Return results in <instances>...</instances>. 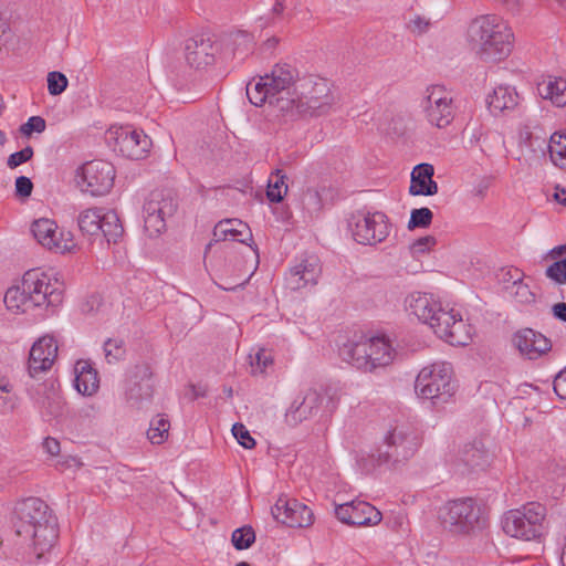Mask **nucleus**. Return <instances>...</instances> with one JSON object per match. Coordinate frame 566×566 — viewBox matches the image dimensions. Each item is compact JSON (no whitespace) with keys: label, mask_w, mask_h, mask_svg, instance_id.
Segmentation results:
<instances>
[{"label":"nucleus","mask_w":566,"mask_h":566,"mask_svg":"<svg viewBox=\"0 0 566 566\" xmlns=\"http://www.w3.org/2000/svg\"><path fill=\"white\" fill-rule=\"evenodd\" d=\"M15 534L32 542L36 557L50 552L59 538L57 517L40 497H27L14 507Z\"/></svg>","instance_id":"nucleus-1"},{"label":"nucleus","mask_w":566,"mask_h":566,"mask_svg":"<svg viewBox=\"0 0 566 566\" xmlns=\"http://www.w3.org/2000/svg\"><path fill=\"white\" fill-rule=\"evenodd\" d=\"M513 39L512 30L495 14L479 15L468 24V44L483 62L505 60L513 50Z\"/></svg>","instance_id":"nucleus-2"},{"label":"nucleus","mask_w":566,"mask_h":566,"mask_svg":"<svg viewBox=\"0 0 566 566\" xmlns=\"http://www.w3.org/2000/svg\"><path fill=\"white\" fill-rule=\"evenodd\" d=\"M295 97L281 98L279 112L284 116H322L327 114L336 103L331 84L326 78L307 76L301 78Z\"/></svg>","instance_id":"nucleus-3"},{"label":"nucleus","mask_w":566,"mask_h":566,"mask_svg":"<svg viewBox=\"0 0 566 566\" xmlns=\"http://www.w3.org/2000/svg\"><path fill=\"white\" fill-rule=\"evenodd\" d=\"M3 301L9 311L25 313L44 304L59 305L62 302V292L51 285L45 274L28 271L21 285L7 290Z\"/></svg>","instance_id":"nucleus-4"},{"label":"nucleus","mask_w":566,"mask_h":566,"mask_svg":"<svg viewBox=\"0 0 566 566\" xmlns=\"http://www.w3.org/2000/svg\"><path fill=\"white\" fill-rule=\"evenodd\" d=\"M420 446L417 430L406 422L390 427L373 458L378 465L396 469L412 458Z\"/></svg>","instance_id":"nucleus-5"},{"label":"nucleus","mask_w":566,"mask_h":566,"mask_svg":"<svg viewBox=\"0 0 566 566\" xmlns=\"http://www.w3.org/2000/svg\"><path fill=\"white\" fill-rule=\"evenodd\" d=\"M546 507L538 502H530L520 509L507 511L501 521L506 535L523 539H541L546 531Z\"/></svg>","instance_id":"nucleus-6"},{"label":"nucleus","mask_w":566,"mask_h":566,"mask_svg":"<svg viewBox=\"0 0 566 566\" xmlns=\"http://www.w3.org/2000/svg\"><path fill=\"white\" fill-rule=\"evenodd\" d=\"M452 374L451 364L446 361L423 367L416 378V394L421 399L430 400L434 406L448 402L457 390Z\"/></svg>","instance_id":"nucleus-7"},{"label":"nucleus","mask_w":566,"mask_h":566,"mask_svg":"<svg viewBox=\"0 0 566 566\" xmlns=\"http://www.w3.org/2000/svg\"><path fill=\"white\" fill-rule=\"evenodd\" d=\"M446 528L455 534H471L486 526L481 505L471 497L449 501L440 511Z\"/></svg>","instance_id":"nucleus-8"},{"label":"nucleus","mask_w":566,"mask_h":566,"mask_svg":"<svg viewBox=\"0 0 566 566\" xmlns=\"http://www.w3.org/2000/svg\"><path fill=\"white\" fill-rule=\"evenodd\" d=\"M335 408L333 398L327 396L326 392L308 388L305 391H301L294 398L285 412V421L289 426L295 427L318 415L321 410L326 415H331Z\"/></svg>","instance_id":"nucleus-9"},{"label":"nucleus","mask_w":566,"mask_h":566,"mask_svg":"<svg viewBox=\"0 0 566 566\" xmlns=\"http://www.w3.org/2000/svg\"><path fill=\"white\" fill-rule=\"evenodd\" d=\"M178 201L169 190L151 191L144 203V228L149 237H157L166 230V220L174 217Z\"/></svg>","instance_id":"nucleus-10"},{"label":"nucleus","mask_w":566,"mask_h":566,"mask_svg":"<svg viewBox=\"0 0 566 566\" xmlns=\"http://www.w3.org/2000/svg\"><path fill=\"white\" fill-rule=\"evenodd\" d=\"M354 240L359 244L375 245L389 234L388 218L384 212L358 210L348 220Z\"/></svg>","instance_id":"nucleus-11"},{"label":"nucleus","mask_w":566,"mask_h":566,"mask_svg":"<svg viewBox=\"0 0 566 566\" xmlns=\"http://www.w3.org/2000/svg\"><path fill=\"white\" fill-rule=\"evenodd\" d=\"M422 107L428 122L439 128L447 127L454 118L453 98L444 86H429L422 101Z\"/></svg>","instance_id":"nucleus-12"},{"label":"nucleus","mask_w":566,"mask_h":566,"mask_svg":"<svg viewBox=\"0 0 566 566\" xmlns=\"http://www.w3.org/2000/svg\"><path fill=\"white\" fill-rule=\"evenodd\" d=\"M109 136L114 139V149L123 157L133 160L143 159L151 147V139L143 132L130 126L112 127Z\"/></svg>","instance_id":"nucleus-13"},{"label":"nucleus","mask_w":566,"mask_h":566,"mask_svg":"<svg viewBox=\"0 0 566 566\" xmlns=\"http://www.w3.org/2000/svg\"><path fill=\"white\" fill-rule=\"evenodd\" d=\"M273 518L289 527H307L313 523L312 510L295 499L280 496L271 509Z\"/></svg>","instance_id":"nucleus-14"},{"label":"nucleus","mask_w":566,"mask_h":566,"mask_svg":"<svg viewBox=\"0 0 566 566\" xmlns=\"http://www.w3.org/2000/svg\"><path fill=\"white\" fill-rule=\"evenodd\" d=\"M154 394L153 371L147 363L133 366L125 382V398L127 402L137 405L150 400Z\"/></svg>","instance_id":"nucleus-15"},{"label":"nucleus","mask_w":566,"mask_h":566,"mask_svg":"<svg viewBox=\"0 0 566 566\" xmlns=\"http://www.w3.org/2000/svg\"><path fill=\"white\" fill-rule=\"evenodd\" d=\"M83 181L86 185L85 191L92 196H103L107 193L115 179L114 166L105 160H92L81 167Z\"/></svg>","instance_id":"nucleus-16"},{"label":"nucleus","mask_w":566,"mask_h":566,"mask_svg":"<svg viewBox=\"0 0 566 566\" xmlns=\"http://www.w3.org/2000/svg\"><path fill=\"white\" fill-rule=\"evenodd\" d=\"M45 421L61 418L66 409V402L54 381H45L34 389H29Z\"/></svg>","instance_id":"nucleus-17"},{"label":"nucleus","mask_w":566,"mask_h":566,"mask_svg":"<svg viewBox=\"0 0 566 566\" xmlns=\"http://www.w3.org/2000/svg\"><path fill=\"white\" fill-rule=\"evenodd\" d=\"M336 517L352 526L376 525L381 521V513L370 503L354 500L335 509Z\"/></svg>","instance_id":"nucleus-18"},{"label":"nucleus","mask_w":566,"mask_h":566,"mask_svg":"<svg viewBox=\"0 0 566 566\" xmlns=\"http://www.w3.org/2000/svg\"><path fill=\"white\" fill-rule=\"evenodd\" d=\"M434 334L450 345L465 346L471 340L461 315L454 310L438 315V323H433Z\"/></svg>","instance_id":"nucleus-19"},{"label":"nucleus","mask_w":566,"mask_h":566,"mask_svg":"<svg viewBox=\"0 0 566 566\" xmlns=\"http://www.w3.org/2000/svg\"><path fill=\"white\" fill-rule=\"evenodd\" d=\"M264 78L275 99L280 97H295L297 93L295 88L300 78L298 72L294 66L287 63H277Z\"/></svg>","instance_id":"nucleus-20"},{"label":"nucleus","mask_w":566,"mask_h":566,"mask_svg":"<svg viewBox=\"0 0 566 566\" xmlns=\"http://www.w3.org/2000/svg\"><path fill=\"white\" fill-rule=\"evenodd\" d=\"M219 45L203 34L195 35L186 41L185 59L190 67L200 70L214 63Z\"/></svg>","instance_id":"nucleus-21"},{"label":"nucleus","mask_w":566,"mask_h":566,"mask_svg":"<svg viewBox=\"0 0 566 566\" xmlns=\"http://www.w3.org/2000/svg\"><path fill=\"white\" fill-rule=\"evenodd\" d=\"M57 355V344L51 336L39 338L31 347L28 361V371L31 378L49 370Z\"/></svg>","instance_id":"nucleus-22"},{"label":"nucleus","mask_w":566,"mask_h":566,"mask_svg":"<svg viewBox=\"0 0 566 566\" xmlns=\"http://www.w3.org/2000/svg\"><path fill=\"white\" fill-rule=\"evenodd\" d=\"M321 274V261L318 256L312 254L301 259L298 263L292 266L285 280L291 290L297 291L307 285L317 284Z\"/></svg>","instance_id":"nucleus-23"},{"label":"nucleus","mask_w":566,"mask_h":566,"mask_svg":"<svg viewBox=\"0 0 566 566\" xmlns=\"http://www.w3.org/2000/svg\"><path fill=\"white\" fill-rule=\"evenodd\" d=\"M513 344L523 356L530 359L541 357L552 347L548 338L532 328H524L516 332L513 336Z\"/></svg>","instance_id":"nucleus-24"},{"label":"nucleus","mask_w":566,"mask_h":566,"mask_svg":"<svg viewBox=\"0 0 566 566\" xmlns=\"http://www.w3.org/2000/svg\"><path fill=\"white\" fill-rule=\"evenodd\" d=\"M408 307L421 322L429 324L434 329L433 323H438V315L444 313L441 304L429 294L416 293L408 297Z\"/></svg>","instance_id":"nucleus-25"},{"label":"nucleus","mask_w":566,"mask_h":566,"mask_svg":"<svg viewBox=\"0 0 566 566\" xmlns=\"http://www.w3.org/2000/svg\"><path fill=\"white\" fill-rule=\"evenodd\" d=\"M489 463V453L481 440H474L463 446L457 458V467L461 474L475 469H483Z\"/></svg>","instance_id":"nucleus-26"},{"label":"nucleus","mask_w":566,"mask_h":566,"mask_svg":"<svg viewBox=\"0 0 566 566\" xmlns=\"http://www.w3.org/2000/svg\"><path fill=\"white\" fill-rule=\"evenodd\" d=\"M521 97L515 87L510 85H497L486 96V105L491 114L499 115L514 111L518 107Z\"/></svg>","instance_id":"nucleus-27"},{"label":"nucleus","mask_w":566,"mask_h":566,"mask_svg":"<svg viewBox=\"0 0 566 566\" xmlns=\"http://www.w3.org/2000/svg\"><path fill=\"white\" fill-rule=\"evenodd\" d=\"M434 168L431 164H419L411 172L409 193L411 196H433L438 193V184L432 179Z\"/></svg>","instance_id":"nucleus-28"},{"label":"nucleus","mask_w":566,"mask_h":566,"mask_svg":"<svg viewBox=\"0 0 566 566\" xmlns=\"http://www.w3.org/2000/svg\"><path fill=\"white\" fill-rule=\"evenodd\" d=\"M214 241H237L245 243L252 240V233L249 226L239 219H226L219 221L213 229Z\"/></svg>","instance_id":"nucleus-29"},{"label":"nucleus","mask_w":566,"mask_h":566,"mask_svg":"<svg viewBox=\"0 0 566 566\" xmlns=\"http://www.w3.org/2000/svg\"><path fill=\"white\" fill-rule=\"evenodd\" d=\"M339 355L346 363L364 371H373V365H370L368 356V342L361 339L355 343L345 344Z\"/></svg>","instance_id":"nucleus-30"},{"label":"nucleus","mask_w":566,"mask_h":566,"mask_svg":"<svg viewBox=\"0 0 566 566\" xmlns=\"http://www.w3.org/2000/svg\"><path fill=\"white\" fill-rule=\"evenodd\" d=\"M74 386L82 395L91 396L98 389L97 371L87 361H77L75 365Z\"/></svg>","instance_id":"nucleus-31"},{"label":"nucleus","mask_w":566,"mask_h":566,"mask_svg":"<svg viewBox=\"0 0 566 566\" xmlns=\"http://www.w3.org/2000/svg\"><path fill=\"white\" fill-rule=\"evenodd\" d=\"M368 356L373 371L378 367L388 366L394 358L392 348L385 337L367 338Z\"/></svg>","instance_id":"nucleus-32"},{"label":"nucleus","mask_w":566,"mask_h":566,"mask_svg":"<svg viewBox=\"0 0 566 566\" xmlns=\"http://www.w3.org/2000/svg\"><path fill=\"white\" fill-rule=\"evenodd\" d=\"M34 239L44 248L53 250L56 245L57 226L53 220L39 219L31 226Z\"/></svg>","instance_id":"nucleus-33"},{"label":"nucleus","mask_w":566,"mask_h":566,"mask_svg":"<svg viewBox=\"0 0 566 566\" xmlns=\"http://www.w3.org/2000/svg\"><path fill=\"white\" fill-rule=\"evenodd\" d=\"M269 88L264 76H261L258 82L248 83L245 88L247 97L254 106H262L265 102H269L270 105L279 111V102L282 97L275 99Z\"/></svg>","instance_id":"nucleus-34"},{"label":"nucleus","mask_w":566,"mask_h":566,"mask_svg":"<svg viewBox=\"0 0 566 566\" xmlns=\"http://www.w3.org/2000/svg\"><path fill=\"white\" fill-rule=\"evenodd\" d=\"M103 210V208H90L78 214L77 224L83 235L93 238L101 234Z\"/></svg>","instance_id":"nucleus-35"},{"label":"nucleus","mask_w":566,"mask_h":566,"mask_svg":"<svg viewBox=\"0 0 566 566\" xmlns=\"http://www.w3.org/2000/svg\"><path fill=\"white\" fill-rule=\"evenodd\" d=\"M538 94L551 99L557 106L566 105V81L563 78H549L537 85Z\"/></svg>","instance_id":"nucleus-36"},{"label":"nucleus","mask_w":566,"mask_h":566,"mask_svg":"<svg viewBox=\"0 0 566 566\" xmlns=\"http://www.w3.org/2000/svg\"><path fill=\"white\" fill-rule=\"evenodd\" d=\"M101 233L106 239L107 243H117L118 239L124 233V228L117 213L113 210L104 211L102 216Z\"/></svg>","instance_id":"nucleus-37"},{"label":"nucleus","mask_w":566,"mask_h":566,"mask_svg":"<svg viewBox=\"0 0 566 566\" xmlns=\"http://www.w3.org/2000/svg\"><path fill=\"white\" fill-rule=\"evenodd\" d=\"M286 175L276 169L268 184L266 197L271 202H281L287 192Z\"/></svg>","instance_id":"nucleus-38"},{"label":"nucleus","mask_w":566,"mask_h":566,"mask_svg":"<svg viewBox=\"0 0 566 566\" xmlns=\"http://www.w3.org/2000/svg\"><path fill=\"white\" fill-rule=\"evenodd\" d=\"M549 157L553 164L562 169L566 168V134L554 133L548 145Z\"/></svg>","instance_id":"nucleus-39"},{"label":"nucleus","mask_w":566,"mask_h":566,"mask_svg":"<svg viewBox=\"0 0 566 566\" xmlns=\"http://www.w3.org/2000/svg\"><path fill=\"white\" fill-rule=\"evenodd\" d=\"M255 532L251 525L235 528L231 535V543L237 551L250 548L255 543Z\"/></svg>","instance_id":"nucleus-40"},{"label":"nucleus","mask_w":566,"mask_h":566,"mask_svg":"<svg viewBox=\"0 0 566 566\" xmlns=\"http://www.w3.org/2000/svg\"><path fill=\"white\" fill-rule=\"evenodd\" d=\"M170 423L164 417H157L150 422L147 437L153 444H161L168 437Z\"/></svg>","instance_id":"nucleus-41"},{"label":"nucleus","mask_w":566,"mask_h":566,"mask_svg":"<svg viewBox=\"0 0 566 566\" xmlns=\"http://www.w3.org/2000/svg\"><path fill=\"white\" fill-rule=\"evenodd\" d=\"M432 219L433 213L429 208L422 207L412 209L410 212V219L408 221V229L413 230L417 228H428L431 224Z\"/></svg>","instance_id":"nucleus-42"},{"label":"nucleus","mask_w":566,"mask_h":566,"mask_svg":"<svg viewBox=\"0 0 566 566\" xmlns=\"http://www.w3.org/2000/svg\"><path fill=\"white\" fill-rule=\"evenodd\" d=\"M504 290L513 296L517 303L530 304L535 301V294L523 280L516 285H505Z\"/></svg>","instance_id":"nucleus-43"},{"label":"nucleus","mask_w":566,"mask_h":566,"mask_svg":"<svg viewBox=\"0 0 566 566\" xmlns=\"http://www.w3.org/2000/svg\"><path fill=\"white\" fill-rule=\"evenodd\" d=\"M105 358L109 364L117 363L125 356L124 342L122 339L108 338L104 343Z\"/></svg>","instance_id":"nucleus-44"},{"label":"nucleus","mask_w":566,"mask_h":566,"mask_svg":"<svg viewBox=\"0 0 566 566\" xmlns=\"http://www.w3.org/2000/svg\"><path fill=\"white\" fill-rule=\"evenodd\" d=\"M273 365V356L271 352L261 348L256 352L254 358L251 360L252 374L263 375L266 373V369Z\"/></svg>","instance_id":"nucleus-45"},{"label":"nucleus","mask_w":566,"mask_h":566,"mask_svg":"<svg viewBox=\"0 0 566 566\" xmlns=\"http://www.w3.org/2000/svg\"><path fill=\"white\" fill-rule=\"evenodd\" d=\"M69 84L67 77L59 72L52 71L48 74V91L51 95H60L62 94Z\"/></svg>","instance_id":"nucleus-46"},{"label":"nucleus","mask_w":566,"mask_h":566,"mask_svg":"<svg viewBox=\"0 0 566 566\" xmlns=\"http://www.w3.org/2000/svg\"><path fill=\"white\" fill-rule=\"evenodd\" d=\"M548 279L557 284H566V256L553 262L545 271Z\"/></svg>","instance_id":"nucleus-47"},{"label":"nucleus","mask_w":566,"mask_h":566,"mask_svg":"<svg viewBox=\"0 0 566 566\" xmlns=\"http://www.w3.org/2000/svg\"><path fill=\"white\" fill-rule=\"evenodd\" d=\"M232 434L237 439L238 443L245 449H252L255 447V440L251 437L249 430L243 423L237 422L232 426Z\"/></svg>","instance_id":"nucleus-48"},{"label":"nucleus","mask_w":566,"mask_h":566,"mask_svg":"<svg viewBox=\"0 0 566 566\" xmlns=\"http://www.w3.org/2000/svg\"><path fill=\"white\" fill-rule=\"evenodd\" d=\"M46 123L41 116H31L27 123L21 125L20 132L30 136L32 133H42L45 130Z\"/></svg>","instance_id":"nucleus-49"},{"label":"nucleus","mask_w":566,"mask_h":566,"mask_svg":"<svg viewBox=\"0 0 566 566\" xmlns=\"http://www.w3.org/2000/svg\"><path fill=\"white\" fill-rule=\"evenodd\" d=\"M33 156V148L27 146L23 149L11 154L8 158L7 165L10 168H17L18 166L29 161Z\"/></svg>","instance_id":"nucleus-50"},{"label":"nucleus","mask_w":566,"mask_h":566,"mask_svg":"<svg viewBox=\"0 0 566 566\" xmlns=\"http://www.w3.org/2000/svg\"><path fill=\"white\" fill-rule=\"evenodd\" d=\"M75 248V243L73 240V235L71 232L64 233L63 231L59 232L56 239V245H54V251L59 252H70Z\"/></svg>","instance_id":"nucleus-51"},{"label":"nucleus","mask_w":566,"mask_h":566,"mask_svg":"<svg viewBox=\"0 0 566 566\" xmlns=\"http://www.w3.org/2000/svg\"><path fill=\"white\" fill-rule=\"evenodd\" d=\"M437 243V240L432 235H426V237H422L418 240H416L410 249H411V252L412 254H419V253H424L427 251H429L432 247H434Z\"/></svg>","instance_id":"nucleus-52"},{"label":"nucleus","mask_w":566,"mask_h":566,"mask_svg":"<svg viewBox=\"0 0 566 566\" xmlns=\"http://www.w3.org/2000/svg\"><path fill=\"white\" fill-rule=\"evenodd\" d=\"M102 297L97 294L88 296L81 306L82 313L86 315L95 314L101 311L103 306Z\"/></svg>","instance_id":"nucleus-53"},{"label":"nucleus","mask_w":566,"mask_h":566,"mask_svg":"<svg viewBox=\"0 0 566 566\" xmlns=\"http://www.w3.org/2000/svg\"><path fill=\"white\" fill-rule=\"evenodd\" d=\"M33 190V184L29 177L20 176L15 179V196L28 198Z\"/></svg>","instance_id":"nucleus-54"},{"label":"nucleus","mask_w":566,"mask_h":566,"mask_svg":"<svg viewBox=\"0 0 566 566\" xmlns=\"http://www.w3.org/2000/svg\"><path fill=\"white\" fill-rule=\"evenodd\" d=\"M523 272L516 268H512L509 270H503L500 281L503 283V287L505 285H516L523 280Z\"/></svg>","instance_id":"nucleus-55"},{"label":"nucleus","mask_w":566,"mask_h":566,"mask_svg":"<svg viewBox=\"0 0 566 566\" xmlns=\"http://www.w3.org/2000/svg\"><path fill=\"white\" fill-rule=\"evenodd\" d=\"M553 389L558 398L566 400V367L555 376Z\"/></svg>","instance_id":"nucleus-56"},{"label":"nucleus","mask_w":566,"mask_h":566,"mask_svg":"<svg viewBox=\"0 0 566 566\" xmlns=\"http://www.w3.org/2000/svg\"><path fill=\"white\" fill-rule=\"evenodd\" d=\"M430 27V21L423 17L417 15L408 23V29L412 33L422 34L427 32Z\"/></svg>","instance_id":"nucleus-57"},{"label":"nucleus","mask_w":566,"mask_h":566,"mask_svg":"<svg viewBox=\"0 0 566 566\" xmlns=\"http://www.w3.org/2000/svg\"><path fill=\"white\" fill-rule=\"evenodd\" d=\"M99 408L95 405H85L78 410V418L81 421H92L96 419Z\"/></svg>","instance_id":"nucleus-58"},{"label":"nucleus","mask_w":566,"mask_h":566,"mask_svg":"<svg viewBox=\"0 0 566 566\" xmlns=\"http://www.w3.org/2000/svg\"><path fill=\"white\" fill-rule=\"evenodd\" d=\"M43 448L49 454L56 455L60 452V442L55 438L48 437L43 441Z\"/></svg>","instance_id":"nucleus-59"},{"label":"nucleus","mask_w":566,"mask_h":566,"mask_svg":"<svg viewBox=\"0 0 566 566\" xmlns=\"http://www.w3.org/2000/svg\"><path fill=\"white\" fill-rule=\"evenodd\" d=\"M553 315L556 319L566 323V303H556L552 307Z\"/></svg>","instance_id":"nucleus-60"},{"label":"nucleus","mask_w":566,"mask_h":566,"mask_svg":"<svg viewBox=\"0 0 566 566\" xmlns=\"http://www.w3.org/2000/svg\"><path fill=\"white\" fill-rule=\"evenodd\" d=\"M555 201L566 207V189L557 185L553 195Z\"/></svg>","instance_id":"nucleus-61"},{"label":"nucleus","mask_w":566,"mask_h":566,"mask_svg":"<svg viewBox=\"0 0 566 566\" xmlns=\"http://www.w3.org/2000/svg\"><path fill=\"white\" fill-rule=\"evenodd\" d=\"M490 182H491V179L490 178H484L483 180H481L476 187L474 188V195L475 196H480V197H483L485 191L488 190V188L490 187Z\"/></svg>","instance_id":"nucleus-62"},{"label":"nucleus","mask_w":566,"mask_h":566,"mask_svg":"<svg viewBox=\"0 0 566 566\" xmlns=\"http://www.w3.org/2000/svg\"><path fill=\"white\" fill-rule=\"evenodd\" d=\"M511 12H516L520 8V0H496Z\"/></svg>","instance_id":"nucleus-63"},{"label":"nucleus","mask_w":566,"mask_h":566,"mask_svg":"<svg viewBox=\"0 0 566 566\" xmlns=\"http://www.w3.org/2000/svg\"><path fill=\"white\" fill-rule=\"evenodd\" d=\"M566 254V244L557 245L553 248L548 253L547 256L551 259H557L562 255Z\"/></svg>","instance_id":"nucleus-64"}]
</instances>
